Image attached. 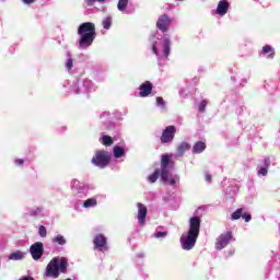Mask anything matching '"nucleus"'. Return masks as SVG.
I'll list each match as a JSON object with an SVG mask.
<instances>
[{"mask_svg":"<svg viewBox=\"0 0 280 280\" xmlns=\"http://www.w3.org/2000/svg\"><path fill=\"white\" fill-rule=\"evenodd\" d=\"M200 217H191L189 219V230L187 236H182V248L184 250H191L194 246H196V242L198 241V235H200Z\"/></svg>","mask_w":280,"mask_h":280,"instance_id":"nucleus-1","label":"nucleus"},{"mask_svg":"<svg viewBox=\"0 0 280 280\" xmlns=\"http://www.w3.org/2000/svg\"><path fill=\"white\" fill-rule=\"evenodd\" d=\"M79 47H91L97 38V32L95 31V24L93 22H84L78 27Z\"/></svg>","mask_w":280,"mask_h":280,"instance_id":"nucleus-2","label":"nucleus"},{"mask_svg":"<svg viewBox=\"0 0 280 280\" xmlns=\"http://www.w3.org/2000/svg\"><path fill=\"white\" fill-rule=\"evenodd\" d=\"M67 268H69V260L65 257H54L46 267V277L58 279L61 275H67Z\"/></svg>","mask_w":280,"mask_h":280,"instance_id":"nucleus-3","label":"nucleus"},{"mask_svg":"<svg viewBox=\"0 0 280 280\" xmlns=\"http://www.w3.org/2000/svg\"><path fill=\"white\" fill-rule=\"evenodd\" d=\"M92 163L96 167H108L110 165V153L105 150H97L92 158Z\"/></svg>","mask_w":280,"mask_h":280,"instance_id":"nucleus-4","label":"nucleus"},{"mask_svg":"<svg viewBox=\"0 0 280 280\" xmlns=\"http://www.w3.org/2000/svg\"><path fill=\"white\" fill-rule=\"evenodd\" d=\"M94 250L106 253L108 250V238L104 234H96L93 238Z\"/></svg>","mask_w":280,"mask_h":280,"instance_id":"nucleus-5","label":"nucleus"},{"mask_svg":"<svg viewBox=\"0 0 280 280\" xmlns=\"http://www.w3.org/2000/svg\"><path fill=\"white\" fill-rule=\"evenodd\" d=\"M176 137V127L174 125L167 126L160 138L161 143H172Z\"/></svg>","mask_w":280,"mask_h":280,"instance_id":"nucleus-6","label":"nucleus"},{"mask_svg":"<svg viewBox=\"0 0 280 280\" xmlns=\"http://www.w3.org/2000/svg\"><path fill=\"white\" fill-rule=\"evenodd\" d=\"M231 240H233V232H226L221 234L215 242V249L222 250V248H226L229 246Z\"/></svg>","mask_w":280,"mask_h":280,"instance_id":"nucleus-7","label":"nucleus"},{"mask_svg":"<svg viewBox=\"0 0 280 280\" xmlns=\"http://www.w3.org/2000/svg\"><path fill=\"white\" fill-rule=\"evenodd\" d=\"M170 25H172V18L167 14H162L159 16L156 21V27L160 30V32H168Z\"/></svg>","mask_w":280,"mask_h":280,"instance_id":"nucleus-8","label":"nucleus"},{"mask_svg":"<svg viewBox=\"0 0 280 280\" xmlns=\"http://www.w3.org/2000/svg\"><path fill=\"white\" fill-rule=\"evenodd\" d=\"M30 253L35 261H38L45 253V247H43L42 242H36L30 247Z\"/></svg>","mask_w":280,"mask_h":280,"instance_id":"nucleus-9","label":"nucleus"},{"mask_svg":"<svg viewBox=\"0 0 280 280\" xmlns=\"http://www.w3.org/2000/svg\"><path fill=\"white\" fill-rule=\"evenodd\" d=\"M137 208H138V215H137L138 223L140 224V226H144L145 220L148 218V207L141 202H138Z\"/></svg>","mask_w":280,"mask_h":280,"instance_id":"nucleus-10","label":"nucleus"},{"mask_svg":"<svg viewBox=\"0 0 280 280\" xmlns=\"http://www.w3.org/2000/svg\"><path fill=\"white\" fill-rule=\"evenodd\" d=\"M152 89H154V85L150 81L143 82L139 86V97H148L152 95Z\"/></svg>","mask_w":280,"mask_h":280,"instance_id":"nucleus-11","label":"nucleus"},{"mask_svg":"<svg viewBox=\"0 0 280 280\" xmlns=\"http://www.w3.org/2000/svg\"><path fill=\"white\" fill-rule=\"evenodd\" d=\"M240 218H243L245 222H250L253 220V215L249 213L244 212L243 208L236 209L232 214H231V220H240Z\"/></svg>","mask_w":280,"mask_h":280,"instance_id":"nucleus-12","label":"nucleus"},{"mask_svg":"<svg viewBox=\"0 0 280 280\" xmlns=\"http://www.w3.org/2000/svg\"><path fill=\"white\" fill-rule=\"evenodd\" d=\"M229 8H231V4L229 3V1L221 0L218 3L215 12L219 14V16H224L226 12H229Z\"/></svg>","mask_w":280,"mask_h":280,"instance_id":"nucleus-13","label":"nucleus"},{"mask_svg":"<svg viewBox=\"0 0 280 280\" xmlns=\"http://www.w3.org/2000/svg\"><path fill=\"white\" fill-rule=\"evenodd\" d=\"M205 150H207V143L198 141L192 147V154H201V152H205Z\"/></svg>","mask_w":280,"mask_h":280,"instance_id":"nucleus-14","label":"nucleus"},{"mask_svg":"<svg viewBox=\"0 0 280 280\" xmlns=\"http://www.w3.org/2000/svg\"><path fill=\"white\" fill-rule=\"evenodd\" d=\"M190 148L191 145H189V143L187 142L179 143L176 149L177 156H183V154H185V152H187V150H189Z\"/></svg>","mask_w":280,"mask_h":280,"instance_id":"nucleus-15","label":"nucleus"},{"mask_svg":"<svg viewBox=\"0 0 280 280\" xmlns=\"http://www.w3.org/2000/svg\"><path fill=\"white\" fill-rule=\"evenodd\" d=\"M261 54H262V56H266V54H269L268 58H270V59L275 58V56H276L275 48H272V46H270V45H265L262 47Z\"/></svg>","mask_w":280,"mask_h":280,"instance_id":"nucleus-16","label":"nucleus"},{"mask_svg":"<svg viewBox=\"0 0 280 280\" xmlns=\"http://www.w3.org/2000/svg\"><path fill=\"white\" fill-rule=\"evenodd\" d=\"M25 257V254L21 250H18L15 253H12L10 256H9V259L11 261H21V259H23Z\"/></svg>","mask_w":280,"mask_h":280,"instance_id":"nucleus-17","label":"nucleus"},{"mask_svg":"<svg viewBox=\"0 0 280 280\" xmlns=\"http://www.w3.org/2000/svg\"><path fill=\"white\" fill-rule=\"evenodd\" d=\"M160 176L164 183H167L170 180V167H161Z\"/></svg>","mask_w":280,"mask_h":280,"instance_id":"nucleus-18","label":"nucleus"},{"mask_svg":"<svg viewBox=\"0 0 280 280\" xmlns=\"http://www.w3.org/2000/svg\"><path fill=\"white\" fill-rule=\"evenodd\" d=\"M126 155V150L124 148L116 145L114 147V158L115 159H121V156Z\"/></svg>","mask_w":280,"mask_h":280,"instance_id":"nucleus-19","label":"nucleus"},{"mask_svg":"<svg viewBox=\"0 0 280 280\" xmlns=\"http://www.w3.org/2000/svg\"><path fill=\"white\" fill-rule=\"evenodd\" d=\"M159 176H161V170L156 168L151 175L148 176V180L150 183H155L159 180Z\"/></svg>","mask_w":280,"mask_h":280,"instance_id":"nucleus-20","label":"nucleus"},{"mask_svg":"<svg viewBox=\"0 0 280 280\" xmlns=\"http://www.w3.org/2000/svg\"><path fill=\"white\" fill-rule=\"evenodd\" d=\"M85 209H91V207H97V199L90 198L83 202Z\"/></svg>","mask_w":280,"mask_h":280,"instance_id":"nucleus-21","label":"nucleus"},{"mask_svg":"<svg viewBox=\"0 0 280 280\" xmlns=\"http://www.w3.org/2000/svg\"><path fill=\"white\" fill-rule=\"evenodd\" d=\"M52 242H55V244H59V246H65V244H67V240L65 238V236H62V234H58L57 236H55L52 238Z\"/></svg>","mask_w":280,"mask_h":280,"instance_id":"nucleus-22","label":"nucleus"},{"mask_svg":"<svg viewBox=\"0 0 280 280\" xmlns=\"http://www.w3.org/2000/svg\"><path fill=\"white\" fill-rule=\"evenodd\" d=\"M101 139L103 145L110 147L114 143L113 137L110 136H103Z\"/></svg>","mask_w":280,"mask_h":280,"instance_id":"nucleus-23","label":"nucleus"},{"mask_svg":"<svg viewBox=\"0 0 280 280\" xmlns=\"http://www.w3.org/2000/svg\"><path fill=\"white\" fill-rule=\"evenodd\" d=\"M171 45H172V42L170 40V38H164V56H165V58H167V56H170Z\"/></svg>","mask_w":280,"mask_h":280,"instance_id":"nucleus-24","label":"nucleus"},{"mask_svg":"<svg viewBox=\"0 0 280 280\" xmlns=\"http://www.w3.org/2000/svg\"><path fill=\"white\" fill-rule=\"evenodd\" d=\"M117 8L119 12H126V9L128 8V0H119Z\"/></svg>","mask_w":280,"mask_h":280,"instance_id":"nucleus-25","label":"nucleus"},{"mask_svg":"<svg viewBox=\"0 0 280 280\" xmlns=\"http://www.w3.org/2000/svg\"><path fill=\"white\" fill-rule=\"evenodd\" d=\"M161 167H170V154L162 155Z\"/></svg>","mask_w":280,"mask_h":280,"instance_id":"nucleus-26","label":"nucleus"},{"mask_svg":"<svg viewBox=\"0 0 280 280\" xmlns=\"http://www.w3.org/2000/svg\"><path fill=\"white\" fill-rule=\"evenodd\" d=\"M110 25H113V18L107 16L103 20L104 30H110Z\"/></svg>","mask_w":280,"mask_h":280,"instance_id":"nucleus-27","label":"nucleus"},{"mask_svg":"<svg viewBox=\"0 0 280 280\" xmlns=\"http://www.w3.org/2000/svg\"><path fill=\"white\" fill-rule=\"evenodd\" d=\"M38 233L42 237H47V228L45 225H40L38 228Z\"/></svg>","mask_w":280,"mask_h":280,"instance_id":"nucleus-28","label":"nucleus"},{"mask_svg":"<svg viewBox=\"0 0 280 280\" xmlns=\"http://www.w3.org/2000/svg\"><path fill=\"white\" fill-rule=\"evenodd\" d=\"M206 108H207V101H201L198 107L199 113H205Z\"/></svg>","mask_w":280,"mask_h":280,"instance_id":"nucleus-29","label":"nucleus"},{"mask_svg":"<svg viewBox=\"0 0 280 280\" xmlns=\"http://www.w3.org/2000/svg\"><path fill=\"white\" fill-rule=\"evenodd\" d=\"M66 67L68 71H71L73 69V59L69 58L66 62Z\"/></svg>","mask_w":280,"mask_h":280,"instance_id":"nucleus-30","label":"nucleus"},{"mask_svg":"<svg viewBox=\"0 0 280 280\" xmlns=\"http://www.w3.org/2000/svg\"><path fill=\"white\" fill-rule=\"evenodd\" d=\"M258 174H261V176H268V168L261 167V168L258 171Z\"/></svg>","mask_w":280,"mask_h":280,"instance_id":"nucleus-31","label":"nucleus"},{"mask_svg":"<svg viewBox=\"0 0 280 280\" xmlns=\"http://www.w3.org/2000/svg\"><path fill=\"white\" fill-rule=\"evenodd\" d=\"M156 104L158 106H165V101L163 97H156Z\"/></svg>","mask_w":280,"mask_h":280,"instance_id":"nucleus-32","label":"nucleus"},{"mask_svg":"<svg viewBox=\"0 0 280 280\" xmlns=\"http://www.w3.org/2000/svg\"><path fill=\"white\" fill-rule=\"evenodd\" d=\"M155 237H167V232H156Z\"/></svg>","mask_w":280,"mask_h":280,"instance_id":"nucleus-33","label":"nucleus"},{"mask_svg":"<svg viewBox=\"0 0 280 280\" xmlns=\"http://www.w3.org/2000/svg\"><path fill=\"white\" fill-rule=\"evenodd\" d=\"M88 5H93V3H95V1H98V3H103V1H106V0H85Z\"/></svg>","mask_w":280,"mask_h":280,"instance_id":"nucleus-34","label":"nucleus"},{"mask_svg":"<svg viewBox=\"0 0 280 280\" xmlns=\"http://www.w3.org/2000/svg\"><path fill=\"white\" fill-rule=\"evenodd\" d=\"M177 180L178 178H168L167 183H170V185H176Z\"/></svg>","mask_w":280,"mask_h":280,"instance_id":"nucleus-35","label":"nucleus"},{"mask_svg":"<svg viewBox=\"0 0 280 280\" xmlns=\"http://www.w3.org/2000/svg\"><path fill=\"white\" fill-rule=\"evenodd\" d=\"M152 51H153V54H155V56H159V49L156 48L155 44H153V46H152Z\"/></svg>","mask_w":280,"mask_h":280,"instance_id":"nucleus-36","label":"nucleus"},{"mask_svg":"<svg viewBox=\"0 0 280 280\" xmlns=\"http://www.w3.org/2000/svg\"><path fill=\"white\" fill-rule=\"evenodd\" d=\"M23 163H25V160H23V159L15 160L16 165H23Z\"/></svg>","mask_w":280,"mask_h":280,"instance_id":"nucleus-37","label":"nucleus"},{"mask_svg":"<svg viewBox=\"0 0 280 280\" xmlns=\"http://www.w3.org/2000/svg\"><path fill=\"white\" fill-rule=\"evenodd\" d=\"M205 178L207 183H211L213 177L210 174H206Z\"/></svg>","mask_w":280,"mask_h":280,"instance_id":"nucleus-38","label":"nucleus"},{"mask_svg":"<svg viewBox=\"0 0 280 280\" xmlns=\"http://www.w3.org/2000/svg\"><path fill=\"white\" fill-rule=\"evenodd\" d=\"M270 164H271L270 159L269 158L265 159L266 167H270Z\"/></svg>","mask_w":280,"mask_h":280,"instance_id":"nucleus-39","label":"nucleus"},{"mask_svg":"<svg viewBox=\"0 0 280 280\" xmlns=\"http://www.w3.org/2000/svg\"><path fill=\"white\" fill-rule=\"evenodd\" d=\"M19 280H34V278H32V277H23V278H20Z\"/></svg>","mask_w":280,"mask_h":280,"instance_id":"nucleus-40","label":"nucleus"},{"mask_svg":"<svg viewBox=\"0 0 280 280\" xmlns=\"http://www.w3.org/2000/svg\"><path fill=\"white\" fill-rule=\"evenodd\" d=\"M24 1V3H26V4H31V3H34V1H36V0H23Z\"/></svg>","mask_w":280,"mask_h":280,"instance_id":"nucleus-41","label":"nucleus"},{"mask_svg":"<svg viewBox=\"0 0 280 280\" xmlns=\"http://www.w3.org/2000/svg\"><path fill=\"white\" fill-rule=\"evenodd\" d=\"M31 215H36V212L35 211L31 212Z\"/></svg>","mask_w":280,"mask_h":280,"instance_id":"nucleus-42","label":"nucleus"}]
</instances>
